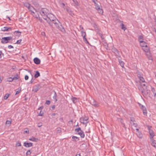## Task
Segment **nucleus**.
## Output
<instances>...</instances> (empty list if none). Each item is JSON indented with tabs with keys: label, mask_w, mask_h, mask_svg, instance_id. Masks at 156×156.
<instances>
[{
	"label": "nucleus",
	"mask_w": 156,
	"mask_h": 156,
	"mask_svg": "<svg viewBox=\"0 0 156 156\" xmlns=\"http://www.w3.org/2000/svg\"><path fill=\"white\" fill-rule=\"evenodd\" d=\"M138 39L140 43H145L143 41V37L142 35H140L138 37Z\"/></svg>",
	"instance_id": "nucleus-17"
},
{
	"label": "nucleus",
	"mask_w": 156,
	"mask_h": 156,
	"mask_svg": "<svg viewBox=\"0 0 156 156\" xmlns=\"http://www.w3.org/2000/svg\"><path fill=\"white\" fill-rule=\"evenodd\" d=\"M92 1L93 2H94V3L95 5L97 4V3H96V1H97V0H93V1Z\"/></svg>",
	"instance_id": "nucleus-56"
},
{
	"label": "nucleus",
	"mask_w": 156,
	"mask_h": 156,
	"mask_svg": "<svg viewBox=\"0 0 156 156\" xmlns=\"http://www.w3.org/2000/svg\"><path fill=\"white\" fill-rule=\"evenodd\" d=\"M29 140L32 141L37 142L38 141V139L37 138H36L34 137H32L31 138H29Z\"/></svg>",
	"instance_id": "nucleus-23"
},
{
	"label": "nucleus",
	"mask_w": 156,
	"mask_h": 156,
	"mask_svg": "<svg viewBox=\"0 0 156 156\" xmlns=\"http://www.w3.org/2000/svg\"><path fill=\"white\" fill-rule=\"evenodd\" d=\"M91 104L95 107H97L99 106L98 103L95 101L94 100L91 102Z\"/></svg>",
	"instance_id": "nucleus-14"
},
{
	"label": "nucleus",
	"mask_w": 156,
	"mask_h": 156,
	"mask_svg": "<svg viewBox=\"0 0 156 156\" xmlns=\"http://www.w3.org/2000/svg\"><path fill=\"white\" fill-rule=\"evenodd\" d=\"M146 55L149 59L152 60V58L151 56L150 51L146 52Z\"/></svg>",
	"instance_id": "nucleus-18"
},
{
	"label": "nucleus",
	"mask_w": 156,
	"mask_h": 156,
	"mask_svg": "<svg viewBox=\"0 0 156 156\" xmlns=\"http://www.w3.org/2000/svg\"><path fill=\"white\" fill-rule=\"evenodd\" d=\"M54 92H55V94H54V96L53 98L54 99H56V97H57L56 93L55 91H54Z\"/></svg>",
	"instance_id": "nucleus-46"
},
{
	"label": "nucleus",
	"mask_w": 156,
	"mask_h": 156,
	"mask_svg": "<svg viewBox=\"0 0 156 156\" xmlns=\"http://www.w3.org/2000/svg\"><path fill=\"white\" fill-rule=\"evenodd\" d=\"M44 113L43 112H42L41 111H40V112L39 113L38 115L39 116H42L43 115Z\"/></svg>",
	"instance_id": "nucleus-43"
},
{
	"label": "nucleus",
	"mask_w": 156,
	"mask_h": 156,
	"mask_svg": "<svg viewBox=\"0 0 156 156\" xmlns=\"http://www.w3.org/2000/svg\"><path fill=\"white\" fill-rule=\"evenodd\" d=\"M147 83L145 82L144 83H140V86L142 87L143 90H141V92L142 93L144 92L145 91L147 90Z\"/></svg>",
	"instance_id": "nucleus-6"
},
{
	"label": "nucleus",
	"mask_w": 156,
	"mask_h": 156,
	"mask_svg": "<svg viewBox=\"0 0 156 156\" xmlns=\"http://www.w3.org/2000/svg\"><path fill=\"white\" fill-rule=\"evenodd\" d=\"M56 133L57 134H58L59 135H61V130L60 128H58L56 129Z\"/></svg>",
	"instance_id": "nucleus-19"
},
{
	"label": "nucleus",
	"mask_w": 156,
	"mask_h": 156,
	"mask_svg": "<svg viewBox=\"0 0 156 156\" xmlns=\"http://www.w3.org/2000/svg\"><path fill=\"white\" fill-rule=\"evenodd\" d=\"M8 81L9 82H12L13 81V80L12 79V77H9L8 79Z\"/></svg>",
	"instance_id": "nucleus-45"
},
{
	"label": "nucleus",
	"mask_w": 156,
	"mask_h": 156,
	"mask_svg": "<svg viewBox=\"0 0 156 156\" xmlns=\"http://www.w3.org/2000/svg\"><path fill=\"white\" fill-rule=\"evenodd\" d=\"M155 91V89L154 88H151V91L153 93L154 96H155L156 95V93L154 92Z\"/></svg>",
	"instance_id": "nucleus-33"
},
{
	"label": "nucleus",
	"mask_w": 156,
	"mask_h": 156,
	"mask_svg": "<svg viewBox=\"0 0 156 156\" xmlns=\"http://www.w3.org/2000/svg\"><path fill=\"white\" fill-rule=\"evenodd\" d=\"M88 119V118L87 117H85L81 118L80 119V121L81 123H82L84 124H86L87 122V120Z\"/></svg>",
	"instance_id": "nucleus-9"
},
{
	"label": "nucleus",
	"mask_w": 156,
	"mask_h": 156,
	"mask_svg": "<svg viewBox=\"0 0 156 156\" xmlns=\"http://www.w3.org/2000/svg\"><path fill=\"white\" fill-rule=\"evenodd\" d=\"M95 8L97 10H99L100 9V7L97 4L95 5Z\"/></svg>",
	"instance_id": "nucleus-37"
},
{
	"label": "nucleus",
	"mask_w": 156,
	"mask_h": 156,
	"mask_svg": "<svg viewBox=\"0 0 156 156\" xmlns=\"http://www.w3.org/2000/svg\"><path fill=\"white\" fill-rule=\"evenodd\" d=\"M147 127L148 129V131H149L150 130H152L151 129V126H150L149 125H147Z\"/></svg>",
	"instance_id": "nucleus-48"
},
{
	"label": "nucleus",
	"mask_w": 156,
	"mask_h": 156,
	"mask_svg": "<svg viewBox=\"0 0 156 156\" xmlns=\"http://www.w3.org/2000/svg\"><path fill=\"white\" fill-rule=\"evenodd\" d=\"M20 90H18V91H16V94H15V95H16V94H18L19 93H20Z\"/></svg>",
	"instance_id": "nucleus-59"
},
{
	"label": "nucleus",
	"mask_w": 156,
	"mask_h": 156,
	"mask_svg": "<svg viewBox=\"0 0 156 156\" xmlns=\"http://www.w3.org/2000/svg\"><path fill=\"white\" fill-rule=\"evenodd\" d=\"M76 156H80V154H77L76 155Z\"/></svg>",
	"instance_id": "nucleus-63"
},
{
	"label": "nucleus",
	"mask_w": 156,
	"mask_h": 156,
	"mask_svg": "<svg viewBox=\"0 0 156 156\" xmlns=\"http://www.w3.org/2000/svg\"><path fill=\"white\" fill-rule=\"evenodd\" d=\"M31 153L30 150H28L26 153V154L27 155H30L31 154Z\"/></svg>",
	"instance_id": "nucleus-34"
},
{
	"label": "nucleus",
	"mask_w": 156,
	"mask_h": 156,
	"mask_svg": "<svg viewBox=\"0 0 156 156\" xmlns=\"http://www.w3.org/2000/svg\"><path fill=\"white\" fill-rule=\"evenodd\" d=\"M121 26L122 29L124 30H126V28L124 26V24L123 23H122L121 24Z\"/></svg>",
	"instance_id": "nucleus-32"
},
{
	"label": "nucleus",
	"mask_w": 156,
	"mask_h": 156,
	"mask_svg": "<svg viewBox=\"0 0 156 156\" xmlns=\"http://www.w3.org/2000/svg\"><path fill=\"white\" fill-rule=\"evenodd\" d=\"M143 112V113L144 115H147V110L146 108L145 107H144L142 108L141 109Z\"/></svg>",
	"instance_id": "nucleus-20"
},
{
	"label": "nucleus",
	"mask_w": 156,
	"mask_h": 156,
	"mask_svg": "<svg viewBox=\"0 0 156 156\" xmlns=\"http://www.w3.org/2000/svg\"><path fill=\"white\" fill-rule=\"evenodd\" d=\"M29 133V131L27 129V130H25L24 131V133Z\"/></svg>",
	"instance_id": "nucleus-49"
},
{
	"label": "nucleus",
	"mask_w": 156,
	"mask_h": 156,
	"mask_svg": "<svg viewBox=\"0 0 156 156\" xmlns=\"http://www.w3.org/2000/svg\"><path fill=\"white\" fill-rule=\"evenodd\" d=\"M50 101L49 100H47L45 104L48 105H49L50 104Z\"/></svg>",
	"instance_id": "nucleus-44"
},
{
	"label": "nucleus",
	"mask_w": 156,
	"mask_h": 156,
	"mask_svg": "<svg viewBox=\"0 0 156 156\" xmlns=\"http://www.w3.org/2000/svg\"><path fill=\"white\" fill-rule=\"evenodd\" d=\"M136 134L137 136L139 138H142L143 136V135L142 133L139 132H137L136 133Z\"/></svg>",
	"instance_id": "nucleus-21"
},
{
	"label": "nucleus",
	"mask_w": 156,
	"mask_h": 156,
	"mask_svg": "<svg viewBox=\"0 0 156 156\" xmlns=\"http://www.w3.org/2000/svg\"><path fill=\"white\" fill-rule=\"evenodd\" d=\"M119 63L122 67H123L124 65V63L122 61H119Z\"/></svg>",
	"instance_id": "nucleus-36"
},
{
	"label": "nucleus",
	"mask_w": 156,
	"mask_h": 156,
	"mask_svg": "<svg viewBox=\"0 0 156 156\" xmlns=\"http://www.w3.org/2000/svg\"><path fill=\"white\" fill-rule=\"evenodd\" d=\"M34 61L35 64L37 65L39 64L41 62L40 60L37 58H35L34 59Z\"/></svg>",
	"instance_id": "nucleus-13"
},
{
	"label": "nucleus",
	"mask_w": 156,
	"mask_h": 156,
	"mask_svg": "<svg viewBox=\"0 0 156 156\" xmlns=\"http://www.w3.org/2000/svg\"><path fill=\"white\" fill-rule=\"evenodd\" d=\"M43 106H41L38 109V110H42V109H43Z\"/></svg>",
	"instance_id": "nucleus-55"
},
{
	"label": "nucleus",
	"mask_w": 156,
	"mask_h": 156,
	"mask_svg": "<svg viewBox=\"0 0 156 156\" xmlns=\"http://www.w3.org/2000/svg\"><path fill=\"white\" fill-rule=\"evenodd\" d=\"M153 31H154L155 32H156V29L155 28H154L153 30Z\"/></svg>",
	"instance_id": "nucleus-62"
},
{
	"label": "nucleus",
	"mask_w": 156,
	"mask_h": 156,
	"mask_svg": "<svg viewBox=\"0 0 156 156\" xmlns=\"http://www.w3.org/2000/svg\"><path fill=\"white\" fill-rule=\"evenodd\" d=\"M42 126V125L41 124V123H38V127H40Z\"/></svg>",
	"instance_id": "nucleus-57"
},
{
	"label": "nucleus",
	"mask_w": 156,
	"mask_h": 156,
	"mask_svg": "<svg viewBox=\"0 0 156 156\" xmlns=\"http://www.w3.org/2000/svg\"><path fill=\"white\" fill-rule=\"evenodd\" d=\"M11 123V122L10 121L7 120L6 122V124H10Z\"/></svg>",
	"instance_id": "nucleus-41"
},
{
	"label": "nucleus",
	"mask_w": 156,
	"mask_h": 156,
	"mask_svg": "<svg viewBox=\"0 0 156 156\" xmlns=\"http://www.w3.org/2000/svg\"><path fill=\"white\" fill-rule=\"evenodd\" d=\"M8 47L9 48H13V47L11 45H9L8 46Z\"/></svg>",
	"instance_id": "nucleus-53"
},
{
	"label": "nucleus",
	"mask_w": 156,
	"mask_h": 156,
	"mask_svg": "<svg viewBox=\"0 0 156 156\" xmlns=\"http://www.w3.org/2000/svg\"><path fill=\"white\" fill-rule=\"evenodd\" d=\"M21 146V144L20 142H17L16 144V147H20Z\"/></svg>",
	"instance_id": "nucleus-40"
},
{
	"label": "nucleus",
	"mask_w": 156,
	"mask_h": 156,
	"mask_svg": "<svg viewBox=\"0 0 156 156\" xmlns=\"http://www.w3.org/2000/svg\"><path fill=\"white\" fill-rule=\"evenodd\" d=\"M55 105H53L52 106V108L53 109H55Z\"/></svg>",
	"instance_id": "nucleus-61"
},
{
	"label": "nucleus",
	"mask_w": 156,
	"mask_h": 156,
	"mask_svg": "<svg viewBox=\"0 0 156 156\" xmlns=\"http://www.w3.org/2000/svg\"><path fill=\"white\" fill-rule=\"evenodd\" d=\"M45 20L47 21V22L50 26H52L53 24H54L57 28L62 32H63L65 31L61 23L51 13H48L47 16V20Z\"/></svg>",
	"instance_id": "nucleus-1"
},
{
	"label": "nucleus",
	"mask_w": 156,
	"mask_h": 156,
	"mask_svg": "<svg viewBox=\"0 0 156 156\" xmlns=\"http://www.w3.org/2000/svg\"><path fill=\"white\" fill-rule=\"evenodd\" d=\"M151 144L154 147L156 148V143H151Z\"/></svg>",
	"instance_id": "nucleus-42"
},
{
	"label": "nucleus",
	"mask_w": 156,
	"mask_h": 156,
	"mask_svg": "<svg viewBox=\"0 0 156 156\" xmlns=\"http://www.w3.org/2000/svg\"><path fill=\"white\" fill-rule=\"evenodd\" d=\"M112 51L113 52L115 53L116 52H117V50L115 48H113L112 49Z\"/></svg>",
	"instance_id": "nucleus-39"
},
{
	"label": "nucleus",
	"mask_w": 156,
	"mask_h": 156,
	"mask_svg": "<svg viewBox=\"0 0 156 156\" xmlns=\"http://www.w3.org/2000/svg\"><path fill=\"white\" fill-rule=\"evenodd\" d=\"M21 41V39L18 40L17 41V42H16V43L17 44H20Z\"/></svg>",
	"instance_id": "nucleus-47"
},
{
	"label": "nucleus",
	"mask_w": 156,
	"mask_h": 156,
	"mask_svg": "<svg viewBox=\"0 0 156 156\" xmlns=\"http://www.w3.org/2000/svg\"><path fill=\"white\" fill-rule=\"evenodd\" d=\"M150 139L151 140V143H155V140H154L153 138L152 139Z\"/></svg>",
	"instance_id": "nucleus-54"
},
{
	"label": "nucleus",
	"mask_w": 156,
	"mask_h": 156,
	"mask_svg": "<svg viewBox=\"0 0 156 156\" xmlns=\"http://www.w3.org/2000/svg\"><path fill=\"white\" fill-rule=\"evenodd\" d=\"M99 11V12L100 13H103V11L102 10L100 9H100H99V10H98Z\"/></svg>",
	"instance_id": "nucleus-51"
},
{
	"label": "nucleus",
	"mask_w": 156,
	"mask_h": 156,
	"mask_svg": "<svg viewBox=\"0 0 156 156\" xmlns=\"http://www.w3.org/2000/svg\"><path fill=\"white\" fill-rule=\"evenodd\" d=\"M12 28L10 27H4L2 28L1 30L3 31H11Z\"/></svg>",
	"instance_id": "nucleus-11"
},
{
	"label": "nucleus",
	"mask_w": 156,
	"mask_h": 156,
	"mask_svg": "<svg viewBox=\"0 0 156 156\" xmlns=\"http://www.w3.org/2000/svg\"><path fill=\"white\" fill-rule=\"evenodd\" d=\"M41 87L40 85H36L33 87L32 91L34 92H36Z\"/></svg>",
	"instance_id": "nucleus-7"
},
{
	"label": "nucleus",
	"mask_w": 156,
	"mask_h": 156,
	"mask_svg": "<svg viewBox=\"0 0 156 156\" xmlns=\"http://www.w3.org/2000/svg\"><path fill=\"white\" fill-rule=\"evenodd\" d=\"M23 4L24 6L27 8L28 9L31 5L30 4L27 2H24L23 3Z\"/></svg>",
	"instance_id": "nucleus-25"
},
{
	"label": "nucleus",
	"mask_w": 156,
	"mask_h": 156,
	"mask_svg": "<svg viewBox=\"0 0 156 156\" xmlns=\"http://www.w3.org/2000/svg\"><path fill=\"white\" fill-rule=\"evenodd\" d=\"M19 78V76L17 74L16 76H15L13 77L12 78V79L13 80H17Z\"/></svg>",
	"instance_id": "nucleus-29"
},
{
	"label": "nucleus",
	"mask_w": 156,
	"mask_h": 156,
	"mask_svg": "<svg viewBox=\"0 0 156 156\" xmlns=\"http://www.w3.org/2000/svg\"><path fill=\"white\" fill-rule=\"evenodd\" d=\"M130 123L132 129L137 127V124L136 122L135 121L134 118L132 117L130 118Z\"/></svg>",
	"instance_id": "nucleus-4"
},
{
	"label": "nucleus",
	"mask_w": 156,
	"mask_h": 156,
	"mask_svg": "<svg viewBox=\"0 0 156 156\" xmlns=\"http://www.w3.org/2000/svg\"><path fill=\"white\" fill-rule=\"evenodd\" d=\"M10 95V94H8V93L6 94L4 97V99H5V100L7 99Z\"/></svg>",
	"instance_id": "nucleus-30"
},
{
	"label": "nucleus",
	"mask_w": 156,
	"mask_h": 156,
	"mask_svg": "<svg viewBox=\"0 0 156 156\" xmlns=\"http://www.w3.org/2000/svg\"><path fill=\"white\" fill-rule=\"evenodd\" d=\"M40 73L38 71H37L36 72V73L34 75V77L35 78H36L38 77L39 76H40Z\"/></svg>",
	"instance_id": "nucleus-26"
},
{
	"label": "nucleus",
	"mask_w": 156,
	"mask_h": 156,
	"mask_svg": "<svg viewBox=\"0 0 156 156\" xmlns=\"http://www.w3.org/2000/svg\"><path fill=\"white\" fill-rule=\"evenodd\" d=\"M33 82V78H32V79L30 81V83H32Z\"/></svg>",
	"instance_id": "nucleus-60"
},
{
	"label": "nucleus",
	"mask_w": 156,
	"mask_h": 156,
	"mask_svg": "<svg viewBox=\"0 0 156 156\" xmlns=\"http://www.w3.org/2000/svg\"><path fill=\"white\" fill-rule=\"evenodd\" d=\"M73 141H77L79 140V138L76 136H72Z\"/></svg>",
	"instance_id": "nucleus-27"
},
{
	"label": "nucleus",
	"mask_w": 156,
	"mask_h": 156,
	"mask_svg": "<svg viewBox=\"0 0 156 156\" xmlns=\"http://www.w3.org/2000/svg\"><path fill=\"white\" fill-rule=\"evenodd\" d=\"M141 46L143 47V49L145 53L149 51V48L147 47L146 43H144V45H142L141 44Z\"/></svg>",
	"instance_id": "nucleus-8"
},
{
	"label": "nucleus",
	"mask_w": 156,
	"mask_h": 156,
	"mask_svg": "<svg viewBox=\"0 0 156 156\" xmlns=\"http://www.w3.org/2000/svg\"><path fill=\"white\" fill-rule=\"evenodd\" d=\"M83 40L85 41V43L86 44H89V42L88 41H87V39L85 37H83Z\"/></svg>",
	"instance_id": "nucleus-35"
},
{
	"label": "nucleus",
	"mask_w": 156,
	"mask_h": 156,
	"mask_svg": "<svg viewBox=\"0 0 156 156\" xmlns=\"http://www.w3.org/2000/svg\"><path fill=\"white\" fill-rule=\"evenodd\" d=\"M29 9V10L31 11L33 13H34V12L33 11V9L35 10V11H36V10L34 9V7L31 5H30V6L29 8V9Z\"/></svg>",
	"instance_id": "nucleus-24"
},
{
	"label": "nucleus",
	"mask_w": 156,
	"mask_h": 156,
	"mask_svg": "<svg viewBox=\"0 0 156 156\" xmlns=\"http://www.w3.org/2000/svg\"><path fill=\"white\" fill-rule=\"evenodd\" d=\"M55 113H53V114H52L51 115L52 116H55Z\"/></svg>",
	"instance_id": "nucleus-64"
},
{
	"label": "nucleus",
	"mask_w": 156,
	"mask_h": 156,
	"mask_svg": "<svg viewBox=\"0 0 156 156\" xmlns=\"http://www.w3.org/2000/svg\"><path fill=\"white\" fill-rule=\"evenodd\" d=\"M33 143H27L25 142L24 143V145L26 147H29L33 146Z\"/></svg>",
	"instance_id": "nucleus-12"
},
{
	"label": "nucleus",
	"mask_w": 156,
	"mask_h": 156,
	"mask_svg": "<svg viewBox=\"0 0 156 156\" xmlns=\"http://www.w3.org/2000/svg\"><path fill=\"white\" fill-rule=\"evenodd\" d=\"M72 100L73 102L74 103H75V102L77 100V98H76L72 97Z\"/></svg>",
	"instance_id": "nucleus-38"
},
{
	"label": "nucleus",
	"mask_w": 156,
	"mask_h": 156,
	"mask_svg": "<svg viewBox=\"0 0 156 156\" xmlns=\"http://www.w3.org/2000/svg\"><path fill=\"white\" fill-rule=\"evenodd\" d=\"M21 32L19 31H15L14 34H15L16 35L20 36L21 35Z\"/></svg>",
	"instance_id": "nucleus-28"
},
{
	"label": "nucleus",
	"mask_w": 156,
	"mask_h": 156,
	"mask_svg": "<svg viewBox=\"0 0 156 156\" xmlns=\"http://www.w3.org/2000/svg\"><path fill=\"white\" fill-rule=\"evenodd\" d=\"M29 79V76L27 75H26L25 76V79L26 80H27Z\"/></svg>",
	"instance_id": "nucleus-50"
},
{
	"label": "nucleus",
	"mask_w": 156,
	"mask_h": 156,
	"mask_svg": "<svg viewBox=\"0 0 156 156\" xmlns=\"http://www.w3.org/2000/svg\"><path fill=\"white\" fill-rule=\"evenodd\" d=\"M102 44H103V45L107 49H108V44L106 42H105V41H103L102 42Z\"/></svg>",
	"instance_id": "nucleus-22"
},
{
	"label": "nucleus",
	"mask_w": 156,
	"mask_h": 156,
	"mask_svg": "<svg viewBox=\"0 0 156 156\" xmlns=\"http://www.w3.org/2000/svg\"><path fill=\"white\" fill-rule=\"evenodd\" d=\"M149 132L150 136V139H152L155 135L153 131L152 130H150Z\"/></svg>",
	"instance_id": "nucleus-15"
},
{
	"label": "nucleus",
	"mask_w": 156,
	"mask_h": 156,
	"mask_svg": "<svg viewBox=\"0 0 156 156\" xmlns=\"http://www.w3.org/2000/svg\"><path fill=\"white\" fill-rule=\"evenodd\" d=\"M75 131L80 136L81 138H83L84 137L85 135L84 133L81 130L80 128L79 127L78 128L76 129H75Z\"/></svg>",
	"instance_id": "nucleus-5"
},
{
	"label": "nucleus",
	"mask_w": 156,
	"mask_h": 156,
	"mask_svg": "<svg viewBox=\"0 0 156 156\" xmlns=\"http://www.w3.org/2000/svg\"><path fill=\"white\" fill-rule=\"evenodd\" d=\"M82 36L83 37H85L86 35V32H83V31H81Z\"/></svg>",
	"instance_id": "nucleus-31"
},
{
	"label": "nucleus",
	"mask_w": 156,
	"mask_h": 156,
	"mask_svg": "<svg viewBox=\"0 0 156 156\" xmlns=\"http://www.w3.org/2000/svg\"><path fill=\"white\" fill-rule=\"evenodd\" d=\"M12 39V37L11 36L3 37L1 39V42L3 44H6L9 42V41Z\"/></svg>",
	"instance_id": "nucleus-3"
},
{
	"label": "nucleus",
	"mask_w": 156,
	"mask_h": 156,
	"mask_svg": "<svg viewBox=\"0 0 156 156\" xmlns=\"http://www.w3.org/2000/svg\"><path fill=\"white\" fill-rule=\"evenodd\" d=\"M66 10L69 13L70 15L72 16H73V15L74 14L73 12L72 11V10L69 8H67L66 9Z\"/></svg>",
	"instance_id": "nucleus-16"
},
{
	"label": "nucleus",
	"mask_w": 156,
	"mask_h": 156,
	"mask_svg": "<svg viewBox=\"0 0 156 156\" xmlns=\"http://www.w3.org/2000/svg\"><path fill=\"white\" fill-rule=\"evenodd\" d=\"M48 10L46 8L42 9L40 11V13L44 19L47 20V16L48 13Z\"/></svg>",
	"instance_id": "nucleus-2"
},
{
	"label": "nucleus",
	"mask_w": 156,
	"mask_h": 156,
	"mask_svg": "<svg viewBox=\"0 0 156 156\" xmlns=\"http://www.w3.org/2000/svg\"><path fill=\"white\" fill-rule=\"evenodd\" d=\"M140 108L142 109V108L144 107V106H143L142 105H140Z\"/></svg>",
	"instance_id": "nucleus-58"
},
{
	"label": "nucleus",
	"mask_w": 156,
	"mask_h": 156,
	"mask_svg": "<svg viewBox=\"0 0 156 156\" xmlns=\"http://www.w3.org/2000/svg\"><path fill=\"white\" fill-rule=\"evenodd\" d=\"M133 129L134 130H135V129L136 130V132H139V129L138 128H137L136 127V128H134Z\"/></svg>",
	"instance_id": "nucleus-52"
},
{
	"label": "nucleus",
	"mask_w": 156,
	"mask_h": 156,
	"mask_svg": "<svg viewBox=\"0 0 156 156\" xmlns=\"http://www.w3.org/2000/svg\"><path fill=\"white\" fill-rule=\"evenodd\" d=\"M137 76L139 79V82L140 83H144L145 82L144 79L143 78V77L141 76L140 74H138L137 75Z\"/></svg>",
	"instance_id": "nucleus-10"
}]
</instances>
